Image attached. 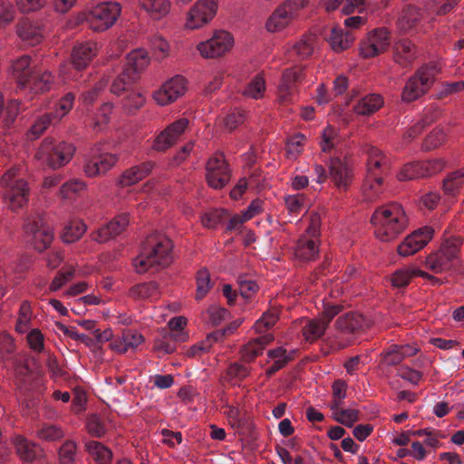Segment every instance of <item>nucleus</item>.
I'll return each instance as SVG.
<instances>
[{"label": "nucleus", "mask_w": 464, "mask_h": 464, "mask_svg": "<svg viewBox=\"0 0 464 464\" xmlns=\"http://www.w3.org/2000/svg\"><path fill=\"white\" fill-rule=\"evenodd\" d=\"M444 167L445 161L442 159L411 162L403 166L398 179L400 180H411L430 177L440 172Z\"/></svg>", "instance_id": "6e6552de"}, {"label": "nucleus", "mask_w": 464, "mask_h": 464, "mask_svg": "<svg viewBox=\"0 0 464 464\" xmlns=\"http://www.w3.org/2000/svg\"><path fill=\"white\" fill-rule=\"evenodd\" d=\"M158 294L159 284L155 281L138 284L130 289V295L134 299H147Z\"/></svg>", "instance_id": "473e14b6"}, {"label": "nucleus", "mask_w": 464, "mask_h": 464, "mask_svg": "<svg viewBox=\"0 0 464 464\" xmlns=\"http://www.w3.org/2000/svg\"><path fill=\"white\" fill-rule=\"evenodd\" d=\"M382 52L383 50L377 45V43L371 41L370 38L368 42L362 43L360 47V55L363 58H372Z\"/></svg>", "instance_id": "69168bd1"}, {"label": "nucleus", "mask_w": 464, "mask_h": 464, "mask_svg": "<svg viewBox=\"0 0 464 464\" xmlns=\"http://www.w3.org/2000/svg\"><path fill=\"white\" fill-rule=\"evenodd\" d=\"M196 283V300H201L213 287V284L211 283L210 280V273L208 268L203 267L197 272Z\"/></svg>", "instance_id": "f704fd0d"}, {"label": "nucleus", "mask_w": 464, "mask_h": 464, "mask_svg": "<svg viewBox=\"0 0 464 464\" xmlns=\"http://www.w3.org/2000/svg\"><path fill=\"white\" fill-rule=\"evenodd\" d=\"M206 170L208 184L213 188H222L230 180V169L223 153H217L210 158L207 162Z\"/></svg>", "instance_id": "1a4fd4ad"}, {"label": "nucleus", "mask_w": 464, "mask_h": 464, "mask_svg": "<svg viewBox=\"0 0 464 464\" xmlns=\"http://www.w3.org/2000/svg\"><path fill=\"white\" fill-rule=\"evenodd\" d=\"M314 40L315 35H306L294 45L295 53L300 60H305L313 54Z\"/></svg>", "instance_id": "ea45409f"}, {"label": "nucleus", "mask_w": 464, "mask_h": 464, "mask_svg": "<svg viewBox=\"0 0 464 464\" xmlns=\"http://www.w3.org/2000/svg\"><path fill=\"white\" fill-rule=\"evenodd\" d=\"M434 229L431 227H423L408 235L397 246V252L401 256L414 255L422 249L432 238Z\"/></svg>", "instance_id": "9d476101"}, {"label": "nucleus", "mask_w": 464, "mask_h": 464, "mask_svg": "<svg viewBox=\"0 0 464 464\" xmlns=\"http://www.w3.org/2000/svg\"><path fill=\"white\" fill-rule=\"evenodd\" d=\"M84 184L77 180L64 183L60 188V195L63 198H71L74 194L82 190Z\"/></svg>", "instance_id": "052dcab7"}, {"label": "nucleus", "mask_w": 464, "mask_h": 464, "mask_svg": "<svg viewBox=\"0 0 464 464\" xmlns=\"http://www.w3.org/2000/svg\"><path fill=\"white\" fill-rule=\"evenodd\" d=\"M382 98L378 94H371L364 97L354 106V111L359 115H371L377 111L382 105Z\"/></svg>", "instance_id": "c85d7f7f"}, {"label": "nucleus", "mask_w": 464, "mask_h": 464, "mask_svg": "<svg viewBox=\"0 0 464 464\" xmlns=\"http://www.w3.org/2000/svg\"><path fill=\"white\" fill-rule=\"evenodd\" d=\"M278 313L276 309H271L265 312L260 319H258L255 325V331L256 333H262L271 328L278 320Z\"/></svg>", "instance_id": "a18cd8bd"}, {"label": "nucleus", "mask_w": 464, "mask_h": 464, "mask_svg": "<svg viewBox=\"0 0 464 464\" xmlns=\"http://www.w3.org/2000/svg\"><path fill=\"white\" fill-rule=\"evenodd\" d=\"M374 234L382 242H391L407 227L409 219L400 204L391 203L378 207L371 218Z\"/></svg>", "instance_id": "f03ea898"}, {"label": "nucleus", "mask_w": 464, "mask_h": 464, "mask_svg": "<svg viewBox=\"0 0 464 464\" xmlns=\"http://www.w3.org/2000/svg\"><path fill=\"white\" fill-rule=\"evenodd\" d=\"M439 71L435 63L419 68L407 81L401 92L402 101L411 102L424 95L434 83Z\"/></svg>", "instance_id": "20e7f679"}, {"label": "nucleus", "mask_w": 464, "mask_h": 464, "mask_svg": "<svg viewBox=\"0 0 464 464\" xmlns=\"http://www.w3.org/2000/svg\"><path fill=\"white\" fill-rule=\"evenodd\" d=\"M141 179L138 176V173L134 167L126 169L121 176L119 178L118 184L124 188L134 185Z\"/></svg>", "instance_id": "774afa93"}, {"label": "nucleus", "mask_w": 464, "mask_h": 464, "mask_svg": "<svg viewBox=\"0 0 464 464\" xmlns=\"http://www.w3.org/2000/svg\"><path fill=\"white\" fill-rule=\"evenodd\" d=\"M186 91V79L176 75L165 82L162 87L154 92L153 98L161 106L167 105L182 96Z\"/></svg>", "instance_id": "f8f14e48"}, {"label": "nucleus", "mask_w": 464, "mask_h": 464, "mask_svg": "<svg viewBox=\"0 0 464 464\" xmlns=\"http://www.w3.org/2000/svg\"><path fill=\"white\" fill-rule=\"evenodd\" d=\"M304 66L295 65L283 72L281 83L278 87L281 99L285 100L289 95L293 85L304 78Z\"/></svg>", "instance_id": "aec40b11"}, {"label": "nucleus", "mask_w": 464, "mask_h": 464, "mask_svg": "<svg viewBox=\"0 0 464 464\" xmlns=\"http://www.w3.org/2000/svg\"><path fill=\"white\" fill-rule=\"evenodd\" d=\"M229 218V213L224 208H215L204 214L202 224L208 228H216Z\"/></svg>", "instance_id": "4c0bfd02"}, {"label": "nucleus", "mask_w": 464, "mask_h": 464, "mask_svg": "<svg viewBox=\"0 0 464 464\" xmlns=\"http://www.w3.org/2000/svg\"><path fill=\"white\" fill-rule=\"evenodd\" d=\"M35 363L34 357L24 355L14 361V372L19 377H26L32 374L31 365Z\"/></svg>", "instance_id": "49530a36"}, {"label": "nucleus", "mask_w": 464, "mask_h": 464, "mask_svg": "<svg viewBox=\"0 0 464 464\" xmlns=\"http://www.w3.org/2000/svg\"><path fill=\"white\" fill-rule=\"evenodd\" d=\"M140 5L150 13L154 19H160L166 15L170 6L168 0H140Z\"/></svg>", "instance_id": "7c9ffc66"}, {"label": "nucleus", "mask_w": 464, "mask_h": 464, "mask_svg": "<svg viewBox=\"0 0 464 464\" xmlns=\"http://www.w3.org/2000/svg\"><path fill=\"white\" fill-rule=\"evenodd\" d=\"M130 223L129 214L122 213L121 215L116 216L113 219H111L106 226L101 227L96 232V237H93V239L102 243L110 238H113L120 234H121Z\"/></svg>", "instance_id": "f3484780"}, {"label": "nucleus", "mask_w": 464, "mask_h": 464, "mask_svg": "<svg viewBox=\"0 0 464 464\" xmlns=\"http://www.w3.org/2000/svg\"><path fill=\"white\" fill-rule=\"evenodd\" d=\"M327 326L320 318L310 320L304 327L303 334L307 341L311 343L320 338L325 332Z\"/></svg>", "instance_id": "58836bf2"}, {"label": "nucleus", "mask_w": 464, "mask_h": 464, "mask_svg": "<svg viewBox=\"0 0 464 464\" xmlns=\"http://www.w3.org/2000/svg\"><path fill=\"white\" fill-rule=\"evenodd\" d=\"M145 97L140 92H131L122 100V108L128 114H135L145 103Z\"/></svg>", "instance_id": "a19ab883"}, {"label": "nucleus", "mask_w": 464, "mask_h": 464, "mask_svg": "<svg viewBox=\"0 0 464 464\" xmlns=\"http://www.w3.org/2000/svg\"><path fill=\"white\" fill-rule=\"evenodd\" d=\"M209 320L213 326H218L229 314V311L224 307L210 306L208 309Z\"/></svg>", "instance_id": "338daca9"}, {"label": "nucleus", "mask_w": 464, "mask_h": 464, "mask_svg": "<svg viewBox=\"0 0 464 464\" xmlns=\"http://www.w3.org/2000/svg\"><path fill=\"white\" fill-rule=\"evenodd\" d=\"M17 34L24 41H28L34 45L43 38L42 28L30 21H24L17 26Z\"/></svg>", "instance_id": "bb28decb"}, {"label": "nucleus", "mask_w": 464, "mask_h": 464, "mask_svg": "<svg viewBox=\"0 0 464 464\" xmlns=\"http://www.w3.org/2000/svg\"><path fill=\"white\" fill-rule=\"evenodd\" d=\"M327 41L334 52L341 53L350 48L354 41V37L351 32H343V29L335 26L332 28Z\"/></svg>", "instance_id": "4be33fe9"}, {"label": "nucleus", "mask_w": 464, "mask_h": 464, "mask_svg": "<svg viewBox=\"0 0 464 464\" xmlns=\"http://www.w3.org/2000/svg\"><path fill=\"white\" fill-rule=\"evenodd\" d=\"M414 268L415 267H406L396 270L391 277L392 286L397 288L406 287L411 280L416 276L415 274H412Z\"/></svg>", "instance_id": "37998d69"}, {"label": "nucleus", "mask_w": 464, "mask_h": 464, "mask_svg": "<svg viewBox=\"0 0 464 464\" xmlns=\"http://www.w3.org/2000/svg\"><path fill=\"white\" fill-rule=\"evenodd\" d=\"M118 158L113 154H104L88 160L84 165V172L88 177H95L106 173L115 165Z\"/></svg>", "instance_id": "6ab92c4d"}, {"label": "nucleus", "mask_w": 464, "mask_h": 464, "mask_svg": "<svg viewBox=\"0 0 464 464\" xmlns=\"http://www.w3.org/2000/svg\"><path fill=\"white\" fill-rule=\"evenodd\" d=\"M171 239L162 234L153 233L147 237L142 244V250L133 260L136 272L143 274L150 268L157 271L169 267L173 262Z\"/></svg>", "instance_id": "f257e3e1"}, {"label": "nucleus", "mask_w": 464, "mask_h": 464, "mask_svg": "<svg viewBox=\"0 0 464 464\" xmlns=\"http://www.w3.org/2000/svg\"><path fill=\"white\" fill-rule=\"evenodd\" d=\"M451 261H446V256L439 250L426 258L427 266L435 273L441 272Z\"/></svg>", "instance_id": "de8ad7c7"}, {"label": "nucleus", "mask_w": 464, "mask_h": 464, "mask_svg": "<svg viewBox=\"0 0 464 464\" xmlns=\"http://www.w3.org/2000/svg\"><path fill=\"white\" fill-rule=\"evenodd\" d=\"M47 0H15L18 9L23 14L36 12L46 5Z\"/></svg>", "instance_id": "5fc2aeb1"}, {"label": "nucleus", "mask_w": 464, "mask_h": 464, "mask_svg": "<svg viewBox=\"0 0 464 464\" xmlns=\"http://www.w3.org/2000/svg\"><path fill=\"white\" fill-rule=\"evenodd\" d=\"M74 151L72 144L64 141L55 144L53 138L47 137L43 140L35 158L38 160L45 158L47 165L56 169L67 164Z\"/></svg>", "instance_id": "39448f33"}, {"label": "nucleus", "mask_w": 464, "mask_h": 464, "mask_svg": "<svg viewBox=\"0 0 464 464\" xmlns=\"http://www.w3.org/2000/svg\"><path fill=\"white\" fill-rule=\"evenodd\" d=\"M76 453V444L72 440L65 441L59 450V458L62 464H73Z\"/></svg>", "instance_id": "8fccbe9b"}, {"label": "nucleus", "mask_w": 464, "mask_h": 464, "mask_svg": "<svg viewBox=\"0 0 464 464\" xmlns=\"http://www.w3.org/2000/svg\"><path fill=\"white\" fill-rule=\"evenodd\" d=\"M24 229L27 234L34 235L42 230L50 229V227L45 224L44 216L38 214L27 219Z\"/></svg>", "instance_id": "3c124183"}, {"label": "nucleus", "mask_w": 464, "mask_h": 464, "mask_svg": "<svg viewBox=\"0 0 464 464\" xmlns=\"http://www.w3.org/2000/svg\"><path fill=\"white\" fill-rule=\"evenodd\" d=\"M295 19L292 13L282 4L270 15L266 27L269 32H278L285 28Z\"/></svg>", "instance_id": "412c9836"}, {"label": "nucleus", "mask_w": 464, "mask_h": 464, "mask_svg": "<svg viewBox=\"0 0 464 464\" xmlns=\"http://www.w3.org/2000/svg\"><path fill=\"white\" fill-rule=\"evenodd\" d=\"M262 352L263 347L258 346L253 340H251L241 348V359L244 362H250L261 354Z\"/></svg>", "instance_id": "603ef678"}, {"label": "nucleus", "mask_w": 464, "mask_h": 464, "mask_svg": "<svg viewBox=\"0 0 464 464\" xmlns=\"http://www.w3.org/2000/svg\"><path fill=\"white\" fill-rule=\"evenodd\" d=\"M121 14V6L115 2L102 3L90 10L85 16L90 28L102 32L110 28Z\"/></svg>", "instance_id": "423d86ee"}, {"label": "nucleus", "mask_w": 464, "mask_h": 464, "mask_svg": "<svg viewBox=\"0 0 464 464\" xmlns=\"http://www.w3.org/2000/svg\"><path fill=\"white\" fill-rule=\"evenodd\" d=\"M369 38L377 43V45L384 51L389 44L390 32L385 27L377 28L371 32Z\"/></svg>", "instance_id": "4d7b16f0"}, {"label": "nucleus", "mask_w": 464, "mask_h": 464, "mask_svg": "<svg viewBox=\"0 0 464 464\" xmlns=\"http://www.w3.org/2000/svg\"><path fill=\"white\" fill-rule=\"evenodd\" d=\"M29 188L24 179H17L7 188L4 193V199L9 208L15 211L24 207L28 201Z\"/></svg>", "instance_id": "2eb2a0df"}, {"label": "nucleus", "mask_w": 464, "mask_h": 464, "mask_svg": "<svg viewBox=\"0 0 464 464\" xmlns=\"http://www.w3.org/2000/svg\"><path fill=\"white\" fill-rule=\"evenodd\" d=\"M51 121L52 118L49 114L42 116L31 126L29 133L34 136V139L40 137L51 124Z\"/></svg>", "instance_id": "bf43d9fd"}, {"label": "nucleus", "mask_w": 464, "mask_h": 464, "mask_svg": "<svg viewBox=\"0 0 464 464\" xmlns=\"http://www.w3.org/2000/svg\"><path fill=\"white\" fill-rule=\"evenodd\" d=\"M319 254V248L313 239H300L298 241L295 256L304 261L314 260Z\"/></svg>", "instance_id": "2f4dec72"}, {"label": "nucleus", "mask_w": 464, "mask_h": 464, "mask_svg": "<svg viewBox=\"0 0 464 464\" xmlns=\"http://www.w3.org/2000/svg\"><path fill=\"white\" fill-rule=\"evenodd\" d=\"M85 448L97 464H111L112 452L102 443L92 440L85 444Z\"/></svg>", "instance_id": "a878e982"}, {"label": "nucleus", "mask_w": 464, "mask_h": 464, "mask_svg": "<svg viewBox=\"0 0 464 464\" xmlns=\"http://www.w3.org/2000/svg\"><path fill=\"white\" fill-rule=\"evenodd\" d=\"M187 324L188 320L185 316L180 315L171 318L168 323L170 331L167 334L168 336L175 342H187L188 340V334L183 331Z\"/></svg>", "instance_id": "cd10ccee"}, {"label": "nucleus", "mask_w": 464, "mask_h": 464, "mask_svg": "<svg viewBox=\"0 0 464 464\" xmlns=\"http://www.w3.org/2000/svg\"><path fill=\"white\" fill-rule=\"evenodd\" d=\"M86 229L87 226L82 220L72 219L64 227L61 238L64 243H74L82 237Z\"/></svg>", "instance_id": "393cba45"}, {"label": "nucleus", "mask_w": 464, "mask_h": 464, "mask_svg": "<svg viewBox=\"0 0 464 464\" xmlns=\"http://www.w3.org/2000/svg\"><path fill=\"white\" fill-rule=\"evenodd\" d=\"M15 450L23 461L33 462L42 454V449L23 437L15 439Z\"/></svg>", "instance_id": "5701e85b"}, {"label": "nucleus", "mask_w": 464, "mask_h": 464, "mask_svg": "<svg viewBox=\"0 0 464 464\" xmlns=\"http://www.w3.org/2000/svg\"><path fill=\"white\" fill-rule=\"evenodd\" d=\"M30 62L31 57L29 55H23L12 64L14 76L20 85H25L33 77Z\"/></svg>", "instance_id": "b1692460"}, {"label": "nucleus", "mask_w": 464, "mask_h": 464, "mask_svg": "<svg viewBox=\"0 0 464 464\" xmlns=\"http://www.w3.org/2000/svg\"><path fill=\"white\" fill-rule=\"evenodd\" d=\"M463 177L464 169L455 170L449 174L442 183L444 193L447 195H455L456 191H458L462 185L461 179Z\"/></svg>", "instance_id": "e433bc0d"}, {"label": "nucleus", "mask_w": 464, "mask_h": 464, "mask_svg": "<svg viewBox=\"0 0 464 464\" xmlns=\"http://www.w3.org/2000/svg\"><path fill=\"white\" fill-rule=\"evenodd\" d=\"M74 276V269L72 268L66 272L59 271L56 276L53 279L49 289L51 291H57L68 281L72 280Z\"/></svg>", "instance_id": "680f3d73"}, {"label": "nucleus", "mask_w": 464, "mask_h": 464, "mask_svg": "<svg viewBox=\"0 0 464 464\" xmlns=\"http://www.w3.org/2000/svg\"><path fill=\"white\" fill-rule=\"evenodd\" d=\"M266 90V82L264 78L257 74L246 85L243 91V95L257 99L262 96Z\"/></svg>", "instance_id": "c03bdc74"}, {"label": "nucleus", "mask_w": 464, "mask_h": 464, "mask_svg": "<svg viewBox=\"0 0 464 464\" xmlns=\"http://www.w3.org/2000/svg\"><path fill=\"white\" fill-rule=\"evenodd\" d=\"M218 11L217 0H198L188 12L187 27L199 28L209 23Z\"/></svg>", "instance_id": "9b49d317"}, {"label": "nucleus", "mask_w": 464, "mask_h": 464, "mask_svg": "<svg viewBox=\"0 0 464 464\" xmlns=\"http://www.w3.org/2000/svg\"><path fill=\"white\" fill-rule=\"evenodd\" d=\"M126 63L122 72L114 79L111 85V92L120 96L129 91L140 79V73L150 63L146 52L136 50L126 57Z\"/></svg>", "instance_id": "7ed1b4c3"}, {"label": "nucleus", "mask_w": 464, "mask_h": 464, "mask_svg": "<svg viewBox=\"0 0 464 464\" xmlns=\"http://www.w3.org/2000/svg\"><path fill=\"white\" fill-rule=\"evenodd\" d=\"M234 38L229 32L218 30L206 42L198 44V50L204 58L213 59L224 55L230 51Z\"/></svg>", "instance_id": "0eeeda50"}, {"label": "nucleus", "mask_w": 464, "mask_h": 464, "mask_svg": "<svg viewBox=\"0 0 464 464\" xmlns=\"http://www.w3.org/2000/svg\"><path fill=\"white\" fill-rule=\"evenodd\" d=\"M340 414L341 417H337V414H334V420L348 428H352L354 422L359 420L360 411L355 409H341Z\"/></svg>", "instance_id": "09e8293b"}, {"label": "nucleus", "mask_w": 464, "mask_h": 464, "mask_svg": "<svg viewBox=\"0 0 464 464\" xmlns=\"http://www.w3.org/2000/svg\"><path fill=\"white\" fill-rule=\"evenodd\" d=\"M32 236V244L34 245V249L40 253L46 250L53 240V232L51 228L42 230Z\"/></svg>", "instance_id": "79ce46f5"}, {"label": "nucleus", "mask_w": 464, "mask_h": 464, "mask_svg": "<svg viewBox=\"0 0 464 464\" xmlns=\"http://www.w3.org/2000/svg\"><path fill=\"white\" fill-rule=\"evenodd\" d=\"M446 132L443 128L436 127L423 140L420 150L428 152L440 148L446 141Z\"/></svg>", "instance_id": "c756f323"}, {"label": "nucleus", "mask_w": 464, "mask_h": 464, "mask_svg": "<svg viewBox=\"0 0 464 464\" xmlns=\"http://www.w3.org/2000/svg\"><path fill=\"white\" fill-rule=\"evenodd\" d=\"M401 351L398 344L392 345L390 350L383 354V362L390 366L400 364L404 360Z\"/></svg>", "instance_id": "6e6d98bb"}, {"label": "nucleus", "mask_w": 464, "mask_h": 464, "mask_svg": "<svg viewBox=\"0 0 464 464\" xmlns=\"http://www.w3.org/2000/svg\"><path fill=\"white\" fill-rule=\"evenodd\" d=\"M371 325L372 322L357 312H349L338 317L335 322V328L343 334H354L363 331Z\"/></svg>", "instance_id": "dca6fc26"}, {"label": "nucleus", "mask_w": 464, "mask_h": 464, "mask_svg": "<svg viewBox=\"0 0 464 464\" xmlns=\"http://www.w3.org/2000/svg\"><path fill=\"white\" fill-rule=\"evenodd\" d=\"M329 175L339 189L347 190L353 179V172L345 159L331 158L329 162Z\"/></svg>", "instance_id": "4468645a"}, {"label": "nucleus", "mask_w": 464, "mask_h": 464, "mask_svg": "<svg viewBox=\"0 0 464 464\" xmlns=\"http://www.w3.org/2000/svg\"><path fill=\"white\" fill-rule=\"evenodd\" d=\"M343 308L344 306L340 304H331L330 303H325L324 304V308L319 318L324 324H326V326H328L330 322L338 315Z\"/></svg>", "instance_id": "864d4df0"}, {"label": "nucleus", "mask_w": 464, "mask_h": 464, "mask_svg": "<svg viewBox=\"0 0 464 464\" xmlns=\"http://www.w3.org/2000/svg\"><path fill=\"white\" fill-rule=\"evenodd\" d=\"M188 125L187 118H181L169 124L154 140L153 149L164 151L173 146Z\"/></svg>", "instance_id": "ddd939ff"}, {"label": "nucleus", "mask_w": 464, "mask_h": 464, "mask_svg": "<svg viewBox=\"0 0 464 464\" xmlns=\"http://www.w3.org/2000/svg\"><path fill=\"white\" fill-rule=\"evenodd\" d=\"M463 238L459 236H452L445 239L440 250L446 256V261H452L458 256Z\"/></svg>", "instance_id": "c9c22d12"}, {"label": "nucleus", "mask_w": 464, "mask_h": 464, "mask_svg": "<svg viewBox=\"0 0 464 464\" xmlns=\"http://www.w3.org/2000/svg\"><path fill=\"white\" fill-rule=\"evenodd\" d=\"M95 56V49L91 43H82L73 47L71 53L72 66L78 70L85 69Z\"/></svg>", "instance_id": "a211bd4d"}, {"label": "nucleus", "mask_w": 464, "mask_h": 464, "mask_svg": "<svg viewBox=\"0 0 464 464\" xmlns=\"http://www.w3.org/2000/svg\"><path fill=\"white\" fill-rule=\"evenodd\" d=\"M86 427L88 432L93 437L101 438L105 433L104 426L97 415H92L88 419Z\"/></svg>", "instance_id": "0e129e2a"}, {"label": "nucleus", "mask_w": 464, "mask_h": 464, "mask_svg": "<svg viewBox=\"0 0 464 464\" xmlns=\"http://www.w3.org/2000/svg\"><path fill=\"white\" fill-rule=\"evenodd\" d=\"M31 318V305L27 301H24L20 306L19 317L16 322L15 329L17 332L23 333L24 327H26Z\"/></svg>", "instance_id": "13d9d810"}, {"label": "nucleus", "mask_w": 464, "mask_h": 464, "mask_svg": "<svg viewBox=\"0 0 464 464\" xmlns=\"http://www.w3.org/2000/svg\"><path fill=\"white\" fill-rule=\"evenodd\" d=\"M396 62L402 65L410 63L415 57L416 46L408 40H401L396 44Z\"/></svg>", "instance_id": "72a5a7b5"}, {"label": "nucleus", "mask_w": 464, "mask_h": 464, "mask_svg": "<svg viewBox=\"0 0 464 464\" xmlns=\"http://www.w3.org/2000/svg\"><path fill=\"white\" fill-rule=\"evenodd\" d=\"M44 335L39 329H33L27 334V342L31 349L35 352H42L44 350Z\"/></svg>", "instance_id": "e2e57ef3"}]
</instances>
